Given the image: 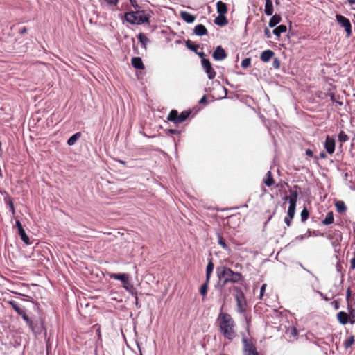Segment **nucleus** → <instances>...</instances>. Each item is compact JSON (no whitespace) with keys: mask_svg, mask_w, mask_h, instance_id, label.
I'll return each instance as SVG.
<instances>
[{"mask_svg":"<svg viewBox=\"0 0 355 355\" xmlns=\"http://www.w3.org/2000/svg\"><path fill=\"white\" fill-rule=\"evenodd\" d=\"M227 55L221 46H218L212 54V57L216 60H223L227 58Z\"/></svg>","mask_w":355,"mask_h":355,"instance_id":"nucleus-13","label":"nucleus"},{"mask_svg":"<svg viewBox=\"0 0 355 355\" xmlns=\"http://www.w3.org/2000/svg\"><path fill=\"white\" fill-rule=\"evenodd\" d=\"M105 1L110 6H116L118 3V0H105Z\"/></svg>","mask_w":355,"mask_h":355,"instance_id":"nucleus-42","label":"nucleus"},{"mask_svg":"<svg viewBox=\"0 0 355 355\" xmlns=\"http://www.w3.org/2000/svg\"><path fill=\"white\" fill-rule=\"evenodd\" d=\"M198 55H199L200 58H202V59L204 58V56H205V53L204 52H198L197 51V53H196Z\"/></svg>","mask_w":355,"mask_h":355,"instance_id":"nucleus-52","label":"nucleus"},{"mask_svg":"<svg viewBox=\"0 0 355 355\" xmlns=\"http://www.w3.org/2000/svg\"><path fill=\"white\" fill-rule=\"evenodd\" d=\"M251 60L249 58H245L241 62V67L243 68H247L250 66Z\"/></svg>","mask_w":355,"mask_h":355,"instance_id":"nucleus-38","label":"nucleus"},{"mask_svg":"<svg viewBox=\"0 0 355 355\" xmlns=\"http://www.w3.org/2000/svg\"><path fill=\"white\" fill-rule=\"evenodd\" d=\"M26 32H27L26 27H23L21 29L19 30V33L21 35H24V34L26 33Z\"/></svg>","mask_w":355,"mask_h":355,"instance_id":"nucleus-51","label":"nucleus"},{"mask_svg":"<svg viewBox=\"0 0 355 355\" xmlns=\"http://www.w3.org/2000/svg\"><path fill=\"white\" fill-rule=\"evenodd\" d=\"M191 114V110H185L179 114L178 110H172L167 116V120L175 124L182 123L189 118Z\"/></svg>","mask_w":355,"mask_h":355,"instance_id":"nucleus-7","label":"nucleus"},{"mask_svg":"<svg viewBox=\"0 0 355 355\" xmlns=\"http://www.w3.org/2000/svg\"><path fill=\"white\" fill-rule=\"evenodd\" d=\"M336 19L337 22L345 28L346 36L347 37H350L352 35V24L349 19L340 14L336 15Z\"/></svg>","mask_w":355,"mask_h":355,"instance_id":"nucleus-9","label":"nucleus"},{"mask_svg":"<svg viewBox=\"0 0 355 355\" xmlns=\"http://www.w3.org/2000/svg\"><path fill=\"white\" fill-rule=\"evenodd\" d=\"M121 164H122L123 165H125L126 164V162L125 161H119Z\"/></svg>","mask_w":355,"mask_h":355,"instance_id":"nucleus-60","label":"nucleus"},{"mask_svg":"<svg viewBox=\"0 0 355 355\" xmlns=\"http://www.w3.org/2000/svg\"><path fill=\"white\" fill-rule=\"evenodd\" d=\"M97 334H98V338H101V331H100V327H98L97 329Z\"/></svg>","mask_w":355,"mask_h":355,"instance_id":"nucleus-57","label":"nucleus"},{"mask_svg":"<svg viewBox=\"0 0 355 355\" xmlns=\"http://www.w3.org/2000/svg\"><path fill=\"white\" fill-rule=\"evenodd\" d=\"M218 278L217 286L225 288L229 283H238L243 279V275L239 272H234L227 266H220L216 268Z\"/></svg>","mask_w":355,"mask_h":355,"instance_id":"nucleus-2","label":"nucleus"},{"mask_svg":"<svg viewBox=\"0 0 355 355\" xmlns=\"http://www.w3.org/2000/svg\"><path fill=\"white\" fill-rule=\"evenodd\" d=\"M131 64L137 69H144L145 66L139 57H134L131 60Z\"/></svg>","mask_w":355,"mask_h":355,"instance_id":"nucleus-15","label":"nucleus"},{"mask_svg":"<svg viewBox=\"0 0 355 355\" xmlns=\"http://www.w3.org/2000/svg\"><path fill=\"white\" fill-rule=\"evenodd\" d=\"M337 319L341 324H346L349 322V315L345 311H340L337 314Z\"/></svg>","mask_w":355,"mask_h":355,"instance_id":"nucleus-17","label":"nucleus"},{"mask_svg":"<svg viewBox=\"0 0 355 355\" xmlns=\"http://www.w3.org/2000/svg\"><path fill=\"white\" fill-rule=\"evenodd\" d=\"M347 1L351 5L355 4V0H347Z\"/></svg>","mask_w":355,"mask_h":355,"instance_id":"nucleus-58","label":"nucleus"},{"mask_svg":"<svg viewBox=\"0 0 355 355\" xmlns=\"http://www.w3.org/2000/svg\"><path fill=\"white\" fill-rule=\"evenodd\" d=\"M331 304L335 309H338L340 307V302L338 300L332 301Z\"/></svg>","mask_w":355,"mask_h":355,"instance_id":"nucleus-41","label":"nucleus"},{"mask_svg":"<svg viewBox=\"0 0 355 355\" xmlns=\"http://www.w3.org/2000/svg\"><path fill=\"white\" fill-rule=\"evenodd\" d=\"M214 265L212 262V260L210 259L206 268V279L207 281H210L211 275L214 270Z\"/></svg>","mask_w":355,"mask_h":355,"instance_id":"nucleus-27","label":"nucleus"},{"mask_svg":"<svg viewBox=\"0 0 355 355\" xmlns=\"http://www.w3.org/2000/svg\"><path fill=\"white\" fill-rule=\"evenodd\" d=\"M150 15L144 10L140 8L136 9L135 11L128 12L125 14V20L132 24H141L148 22Z\"/></svg>","mask_w":355,"mask_h":355,"instance_id":"nucleus-4","label":"nucleus"},{"mask_svg":"<svg viewBox=\"0 0 355 355\" xmlns=\"http://www.w3.org/2000/svg\"><path fill=\"white\" fill-rule=\"evenodd\" d=\"M326 157H327V156H326L325 153L322 152V153H320V158L324 159V158H326Z\"/></svg>","mask_w":355,"mask_h":355,"instance_id":"nucleus-55","label":"nucleus"},{"mask_svg":"<svg viewBox=\"0 0 355 355\" xmlns=\"http://www.w3.org/2000/svg\"><path fill=\"white\" fill-rule=\"evenodd\" d=\"M8 205H9L11 212L12 214H14L15 213V207H14L13 202L11 199L9 200Z\"/></svg>","mask_w":355,"mask_h":355,"instance_id":"nucleus-43","label":"nucleus"},{"mask_svg":"<svg viewBox=\"0 0 355 355\" xmlns=\"http://www.w3.org/2000/svg\"><path fill=\"white\" fill-rule=\"evenodd\" d=\"M108 277L111 279L120 280L123 284V287L129 293H135V288L130 282V277L128 274L123 273H112L107 272Z\"/></svg>","mask_w":355,"mask_h":355,"instance_id":"nucleus-5","label":"nucleus"},{"mask_svg":"<svg viewBox=\"0 0 355 355\" xmlns=\"http://www.w3.org/2000/svg\"><path fill=\"white\" fill-rule=\"evenodd\" d=\"M349 139L348 135L344 131H341L338 135V139L341 142H346Z\"/></svg>","mask_w":355,"mask_h":355,"instance_id":"nucleus-37","label":"nucleus"},{"mask_svg":"<svg viewBox=\"0 0 355 355\" xmlns=\"http://www.w3.org/2000/svg\"><path fill=\"white\" fill-rule=\"evenodd\" d=\"M288 333L290 334V335L291 336H293L294 338H296L298 334V331L295 327L290 328L288 330Z\"/></svg>","mask_w":355,"mask_h":355,"instance_id":"nucleus-39","label":"nucleus"},{"mask_svg":"<svg viewBox=\"0 0 355 355\" xmlns=\"http://www.w3.org/2000/svg\"><path fill=\"white\" fill-rule=\"evenodd\" d=\"M217 239L218 245H220L223 250L230 251V248L226 244L225 240L220 233H217Z\"/></svg>","mask_w":355,"mask_h":355,"instance_id":"nucleus-25","label":"nucleus"},{"mask_svg":"<svg viewBox=\"0 0 355 355\" xmlns=\"http://www.w3.org/2000/svg\"><path fill=\"white\" fill-rule=\"evenodd\" d=\"M336 103H337L339 105H343V103H342V102L336 101Z\"/></svg>","mask_w":355,"mask_h":355,"instance_id":"nucleus-62","label":"nucleus"},{"mask_svg":"<svg viewBox=\"0 0 355 355\" xmlns=\"http://www.w3.org/2000/svg\"><path fill=\"white\" fill-rule=\"evenodd\" d=\"M350 264H351V268L353 270L355 269V257H354L353 259H351Z\"/></svg>","mask_w":355,"mask_h":355,"instance_id":"nucleus-46","label":"nucleus"},{"mask_svg":"<svg viewBox=\"0 0 355 355\" xmlns=\"http://www.w3.org/2000/svg\"><path fill=\"white\" fill-rule=\"evenodd\" d=\"M214 23L220 26H224L228 24V21L225 15H219L214 19Z\"/></svg>","mask_w":355,"mask_h":355,"instance_id":"nucleus-22","label":"nucleus"},{"mask_svg":"<svg viewBox=\"0 0 355 355\" xmlns=\"http://www.w3.org/2000/svg\"><path fill=\"white\" fill-rule=\"evenodd\" d=\"M351 315H352V314L351 313ZM349 318H350L349 322L351 324H354L355 322V319H354V316L353 315L349 316Z\"/></svg>","mask_w":355,"mask_h":355,"instance_id":"nucleus-54","label":"nucleus"},{"mask_svg":"<svg viewBox=\"0 0 355 355\" xmlns=\"http://www.w3.org/2000/svg\"><path fill=\"white\" fill-rule=\"evenodd\" d=\"M209 281L205 280V282L201 286L200 288V293L205 297L207 294L209 288Z\"/></svg>","mask_w":355,"mask_h":355,"instance_id":"nucleus-34","label":"nucleus"},{"mask_svg":"<svg viewBox=\"0 0 355 355\" xmlns=\"http://www.w3.org/2000/svg\"><path fill=\"white\" fill-rule=\"evenodd\" d=\"M137 38L144 46H146V44L149 42L148 38L145 34L141 33L138 35Z\"/></svg>","mask_w":355,"mask_h":355,"instance_id":"nucleus-36","label":"nucleus"},{"mask_svg":"<svg viewBox=\"0 0 355 355\" xmlns=\"http://www.w3.org/2000/svg\"><path fill=\"white\" fill-rule=\"evenodd\" d=\"M17 228V231H18V234L20 236V238L26 244V245H29L30 244V240H29V238L28 236L26 235V232L21 223V222L19 220H17L16 221V224H15Z\"/></svg>","mask_w":355,"mask_h":355,"instance_id":"nucleus-12","label":"nucleus"},{"mask_svg":"<svg viewBox=\"0 0 355 355\" xmlns=\"http://www.w3.org/2000/svg\"><path fill=\"white\" fill-rule=\"evenodd\" d=\"M202 65L207 74L209 79L212 80L216 77V73L213 69L211 62L208 59L203 58L202 60Z\"/></svg>","mask_w":355,"mask_h":355,"instance_id":"nucleus-10","label":"nucleus"},{"mask_svg":"<svg viewBox=\"0 0 355 355\" xmlns=\"http://www.w3.org/2000/svg\"><path fill=\"white\" fill-rule=\"evenodd\" d=\"M334 222V217L333 211H329L326 215L324 220H322V224L324 225H329Z\"/></svg>","mask_w":355,"mask_h":355,"instance_id":"nucleus-24","label":"nucleus"},{"mask_svg":"<svg viewBox=\"0 0 355 355\" xmlns=\"http://www.w3.org/2000/svg\"><path fill=\"white\" fill-rule=\"evenodd\" d=\"M266 284H263L261 287V289H260V295H259V298L260 299H263V295H264V293H265V291H266Z\"/></svg>","mask_w":355,"mask_h":355,"instance_id":"nucleus-40","label":"nucleus"},{"mask_svg":"<svg viewBox=\"0 0 355 355\" xmlns=\"http://www.w3.org/2000/svg\"><path fill=\"white\" fill-rule=\"evenodd\" d=\"M242 343L243 345V351L244 355H263L257 351L256 346L250 339L243 338Z\"/></svg>","mask_w":355,"mask_h":355,"instance_id":"nucleus-8","label":"nucleus"},{"mask_svg":"<svg viewBox=\"0 0 355 355\" xmlns=\"http://www.w3.org/2000/svg\"><path fill=\"white\" fill-rule=\"evenodd\" d=\"M287 30V27L286 25L282 24L275 28L273 30V34L277 37L280 36V35L283 33H285Z\"/></svg>","mask_w":355,"mask_h":355,"instance_id":"nucleus-30","label":"nucleus"},{"mask_svg":"<svg viewBox=\"0 0 355 355\" xmlns=\"http://www.w3.org/2000/svg\"><path fill=\"white\" fill-rule=\"evenodd\" d=\"M193 32L196 35L199 36H202L207 34V30L206 27L202 24H198L196 26Z\"/></svg>","mask_w":355,"mask_h":355,"instance_id":"nucleus-19","label":"nucleus"},{"mask_svg":"<svg viewBox=\"0 0 355 355\" xmlns=\"http://www.w3.org/2000/svg\"><path fill=\"white\" fill-rule=\"evenodd\" d=\"M7 303L11 306V307L19 315L22 317L23 320L26 322V324L28 325L29 328L31 329V331L37 334L39 333L38 331L36 329V327L33 324V321L30 319V318L28 316V315L26 313V311L20 308L17 303L14 300H9L7 302Z\"/></svg>","mask_w":355,"mask_h":355,"instance_id":"nucleus-6","label":"nucleus"},{"mask_svg":"<svg viewBox=\"0 0 355 355\" xmlns=\"http://www.w3.org/2000/svg\"><path fill=\"white\" fill-rule=\"evenodd\" d=\"M186 46L191 50L192 51L195 52V53H197L198 49L200 48L199 45L198 44H196L195 43H193V42H191V40H188L187 42H186Z\"/></svg>","mask_w":355,"mask_h":355,"instance_id":"nucleus-33","label":"nucleus"},{"mask_svg":"<svg viewBox=\"0 0 355 355\" xmlns=\"http://www.w3.org/2000/svg\"><path fill=\"white\" fill-rule=\"evenodd\" d=\"M272 216H270L269 217L268 220H270L272 218Z\"/></svg>","mask_w":355,"mask_h":355,"instance_id":"nucleus-64","label":"nucleus"},{"mask_svg":"<svg viewBox=\"0 0 355 355\" xmlns=\"http://www.w3.org/2000/svg\"><path fill=\"white\" fill-rule=\"evenodd\" d=\"M355 343V336L351 335L348 336L343 342V347L345 349H348Z\"/></svg>","mask_w":355,"mask_h":355,"instance_id":"nucleus-26","label":"nucleus"},{"mask_svg":"<svg viewBox=\"0 0 355 355\" xmlns=\"http://www.w3.org/2000/svg\"><path fill=\"white\" fill-rule=\"evenodd\" d=\"M295 209L288 207L287 216L284 218V223L286 224L287 227H290L291 225V221L295 216Z\"/></svg>","mask_w":355,"mask_h":355,"instance_id":"nucleus-16","label":"nucleus"},{"mask_svg":"<svg viewBox=\"0 0 355 355\" xmlns=\"http://www.w3.org/2000/svg\"><path fill=\"white\" fill-rule=\"evenodd\" d=\"M335 206L339 213H344L347 210V207L343 201H337Z\"/></svg>","mask_w":355,"mask_h":355,"instance_id":"nucleus-31","label":"nucleus"},{"mask_svg":"<svg viewBox=\"0 0 355 355\" xmlns=\"http://www.w3.org/2000/svg\"><path fill=\"white\" fill-rule=\"evenodd\" d=\"M298 197V192L296 190H291L290 196H286L285 199L289 202V207L292 209H296L297 201Z\"/></svg>","mask_w":355,"mask_h":355,"instance_id":"nucleus-11","label":"nucleus"},{"mask_svg":"<svg viewBox=\"0 0 355 355\" xmlns=\"http://www.w3.org/2000/svg\"><path fill=\"white\" fill-rule=\"evenodd\" d=\"M181 18L187 23H192L194 21L196 17L188 12L182 11L180 12Z\"/></svg>","mask_w":355,"mask_h":355,"instance_id":"nucleus-20","label":"nucleus"},{"mask_svg":"<svg viewBox=\"0 0 355 355\" xmlns=\"http://www.w3.org/2000/svg\"><path fill=\"white\" fill-rule=\"evenodd\" d=\"M207 101V98H206V96H204L200 101V103H204V102H206Z\"/></svg>","mask_w":355,"mask_h":355,"instance_id":"nucleus-56","label":"nucleus"},{"mask_svg":"<svg viewBox=\"0 0 355 355\" xmlns=\"http://www.w3.org/2000/svg\"><path fill=\"white\" fill-rule=\"evenodd\" d=\"M274 11L272 0H266L264 12L266 15L270 16Z\"/></svg>","mask_w":355,"mask_h":355,"instance_id":"nucleus-23","label":"nucleus"},{"mask_svg":"<svg viewBox=\"0 0 355 355\" xmlns=\"http://www.w3.org/2000/svg\"><path fill=\"white\" fill-rule=\"evenodd\" d=\"M131 5L136 9L140 8V7L137 5L136 0H130Z\"/></svg>","mask_w":355,"mask_h":355,"instance_id":"nucleus-45","label":"nucleus"},{"mask_svg":"<svg viewBox=\"0 0 355 355\" xmlns=\"http://www.w3.org/2000/svg\"><path fill=\"white\" fill-rule=\"evenodd\" d=\"M229 290L230 291H232L234 292V295L236 302L237 312L243 314L246 322L248 325H249L251 318L248 317L246 314L248 304L243 292L240 287L236 286H232L229 288Z\"/></svg>","mask_w":355,"mask_h":355,"instance_id":"nucleus-3","label":"nucleus"},{"mask_svg":"<svg viewBox=\"0 0 355 355\" xmlns=\"http://www.w3.org/2000/svg\"><path fill=\"white\" fill-rule=\"evenodd\" d=\"M275 53L271 50H266L263 51L260 55L261 61L264 62H268L273 56Z\"/></svg>","mask_w":355,"mask_h":355,"instance_id":"nucleus-18","label":"nucleus"},{"mask_svg":"<svg viewBox=\"0 0 355 355\" xmlns=\"http://www.w3.org/2000/svg\"><path fill=\"white\" fill-rule=\"evenodd\" d=\"M132 295H135V304L136 305L138 304V297H137V291L135 290V293H130Z\"/></svg>","mask_w":355,"mask_h":355,"instance_id":"nucleus-50","label":"nucleus"},{"mask_svg":"<svg viewBox=\"0 0 355 355\" xmlns=\"http://www.w3.org/2000/svg\"><path fill=\"white\" fill-rule=\"evenodd\" d=\"M336 225H340V226L342 225L341 223H337Z\"/></svg>","mask_w":355,"mask_h":355,"instance_id":"nucleus-63","label":"nucleus"},{"mask_svg":"<svg viewBox=\"0 0 355 355\" xmlns=\"http://www.w3.org/2000/svg\"><path fill=\"white\" fill-rule=\"evenodd\" d=\"M168 132L171 134H177L178 131L175 129H170L168 130Z\"/></svg>","mask_w":355,"mask_h":355,"instance_id":"nucleus-53","label":"nucleus"},{"mask_svg":"<svg viewBox=\"0 0 355 355\" xmlns=\"http://www.w3.org/2000/svg\"><path fill=\"white\" fill-rule=\"evenodd\" d=\"M301 216V221L304 223L309 217V211L307 208L304 207L300 214Z\"/></svg>","mask_w":355,"mask_h":355,"instance_id":"nucleus-35","label":"nucleus"},{"mask_svg":"<svg viewBox=\"0 0 355 355\" xmlns=\"http://www.w3.org/2000/svg\"><path fill=\"white\" fill-rule=\"evenodd\" d=\"M264 34H265V36L267 38H270L271 37L270 31V30L267 27H266L265 29H264Z\"/></svg>","mask_w":355,"mask_h":355,"instance_id":"nucleus-44","label":"nucleus"},{"mask_svg":"<svg viewBox=\"0 0 355 355\" xmlns=\"http://www.w3.org/2000/svg\"><path fill=\"white\" fill-rule=\"evenodd\" d=\"M217 322L219 331L225 338L232 340L236 337V324L230 314L220 312L218 315Z\"/></svg>","mask_w":355,"mask_h":355,"instance_id":"nucleus-1","label":"nucleus"},{"mask_svg":"<svg viewBox=\"0 0 355 355\" xmlns=\"http://www.w3.org/2000/svg\"><path fill=\"white\" fill-rule=\"evenodd\" d=\"M282 20V17L279 15H273L270 21H269V26L272 28L275 27L277 24H278Z\"/></svg>","mask_w":355,"mask_h":355,"instance_id":"nucleus-29","label":"nucleus"},{"mask_svg":"<svg viewBox=\"0 0 355 355\" xmlns=\"http://www.w3.org/2000/svg\"><path fill=\"white\" fill-rule=\"evenodd\" d=\"M81 133L77 132L74 135H73L71 137H69V139L67 141V144L69 146H73L76 144L77 140L80 137Z\"/></svg>","mask_w":355,"mask_h":355,"instance_id":"nucleus-32","label":"nucleus"},{"mask_svg":"<svg viewBox=\"0 0 355 355\" xmlns=\"http://www.w3.org/2000/svg\"><path fill=\"white\" fill-rule=\"evenodd\" d=\"M2 155V148H1V142L0 141V157H1Z\"/></svg>","mask_w":355,"mask_h":355,"instance_id":"nucleus-59","label":"nucleus"},{"mask_svg":"<svg viewBox=\"0 0 355 355\" xmlns=\"http://www.w3.org/2000/svg\"><path fill=\"white\" fill-rule=\"evenodd\" d=\"M216 9L219 15H225L227 12V7L226 3L221 1L217 2Z\"/></svg>","mask_w":355,"mask_h":355,"instance_id":"nucleus-21","label":"nucleus"},{"mask_svg":"<svg viewBox=\"0 0 355 355\" xmlns=\"http://www.w3.org/2000/svg\"><path fill=\"white\" fill-rule=\"evenodd\" d=\"M264 184L268 187H271L275 184V181L270 171H268L266 173V177L263 180Z\"/></svg>","mask_w":355,"mask_h":355,"instance_id":"nucleus-28","label":"nucleus"},{"mask_svg":"<svg viewBox=\"0 0 355 355\" xmlns=\"http://www.w3.org/2000/svg\"><path fill=\"white\" fill-rule=\"evenodd\" d=\"M351 296V290L350 288H348L347 290V296H346V298H347V301L349 302V297Z\"/></svg>","mask_w":355,"mask_h":355,"instance_id":"nucleus-48","label":"nucleus"},{"mask_svg":"<svg viewBox=\"0 0 355 355\" xmlns=\"http://www.w3.org/2000/svg\"><path fill=\"white\" fill-rule=\"evenodd\" d=\"M279 60L276 58L274 61H273V66L275 67V68H279Z\"/></svg>","mask_w":355,"mask_h":355,"instance_id":"nucleus-47","label":"nucleus"},{"mask_svg":"<svg viewBox=\"0 0 355 355\" xmlns=\"http://www.w3.org/2000/svg\"><path fill=\"white\" fill-rule=\"evenodd\" d=\"M324 147L327 150V152L329 154L334 153L335 150V141L334 139L331 138L329 136H327L325 140Z\"/></svg>","mask_w":355,"mask_h":355,"instance_id":"nucleus-14","label":"nucleus"},{"mask_svg":"<svg viewBox=\"0 0 355 355\" xmlns=\"http://www.w3.org/2000/svg\"><path fill=\"white\" fill-rule=\"evenodd\" d=\"M306 155L309 157H312L313 155V153L311 150L308 149L306 150Z\"/></svg>","mask_w":355,"mask_h":355,"instance_id":"nucleus-49","label":"nucleus"},{"mask_svg":"<svg viewBox=\"0 0 355 355\" xmlns=\"http://www.w3.org/2000/svg\"><path fill=\"white\" fill-rule=\"evenodd\" d=\"M331 99L333 101H335V96H334V95H332V96H331Z\"/></svg>","mask_w":355,"mask_h":355,"instance_id":"nucleus-61","label":"nucleus"}]
</instances>
